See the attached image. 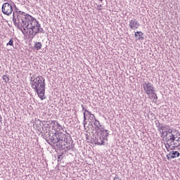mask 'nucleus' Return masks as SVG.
<instances>
[{
	"mask_svg": "<svg viewBox=\"0 0 180 180\" xmlns=\"http://www.w3.org/2000/svg\"><path fill=\"white\" fill-rule=\"evenodd\" d=\"M35 127L39 131H41V133H43V131H41V120H35Z\"/></svg>",
	"mask_w": 180,
	"mask_h": 180,
	"instance_id": "13",
	"label": "nucleus"
},
{
	"mask_svg": "<svg viewBox=\"0 0 180 180\" xmlns=\"http://www.w3.org/2000/svg\"><path fill=\"white\" fill-rule=\"evenodd\" d=\"M75 147V144L74 143H65L62 144V148H58L60 150H64L65 153H68V151H70V150H72Z\"/></svg>",
	"mask_w": 180,
	"mask_h": 180,
	"instance_id": "7",
	"label": "nucleus"
},
{
	"mask_svg": "<svg viewBox=\"0 0 180 180\" xmlns=\"http://www.w3.org/2000/svg\"><path fill=\"white\" fill-rule=\"evenodd\" d=\"M171 155H171V153H169L168 155H167V160H172L173 158H171Z\"/></svg>",
	"mask_w": 180,
	"mask_h": 180,
	"instance_id": "25",
	"label": "nucleus"
},
{
	"mask_svg": "<svg viewBox=\"0 0 180 180\" xmlns=\"http://www.w3.org/2000/svg\"><path fill=\"white\" fill-rule=\"evenodd\" d=\"M6 46H13V38L10 39L8 43L6 44Z\"/></svg>",
	"mask_w": 180,
	"mask_h": 180,
	"instance_id": "22",
	"label": "nucleus"
},
{
	"mask_svg": "<svg viewBox=\"0 0 180 180\" xmlns=\"http://www.w3.org/2000/svg\"><path fill=\"white\" fill-rule=\"evenodd\" d=\"M42 130H43V127H42Z\"/></svg>",
	"mask_w": 180,
	"mask_h": 180,
	"instance_id": "37",
	"label": "nucleus"
},
{
	"mask_svg": "<svg viewBox=\"0 0 180 180\" xmlns=\"http://www.w3.org/2000/svg\"><path fill=\"white\" fill-rule=\"evenodd\" d=\"M34 79H33V77H31V79H30V82H31V84H34Z\"/></svg>",
	"mask_w": 180,
	"mask_h": 180,
	"instance_id": "28",
	"label": "nucleus"
},
{
	"mask_svg": "<svg viewBox=\"0 0 180 180\" xmlns=\"http://www.w3.org/2000/svg\"><path fill=\"white\" fill-rule=\"evenodd\" d=\"M90 119H91V120H94V119L95 120V119H96V118H95V115H90Z\"/></svg>",
	"mask_w": 180,
	"mask_h": 180,
	"instance_id": "26",
	"label": "nucleus"
},
{
	"mask_svg": "<svg viewBox=\"0 0 180 180\" xmlns=\"http://www.w3.org/2000/svg\"><path fill=\"white\" fill-rule=\"evenodd\" d=\"M168 129H169V126L168 125H162L161 127H160V131H162V136H164V134H165V131H164V130H168Z\"/></svg>",
	"mask_w": 180,
	"mask_h": 180,
	"instance_id": "15",
	"label": "nucleus"
},
{
	"mask_svg": "<svg viewBox=\"0 0 180 180\" xmlns=\"http://www.w3.org/2000/svg\"><path fill=\"white\" fill-rule=\"evenodd\" d=\"M57 121H56V120H53V121H51V124H57Z\"/></svg>",
	"mask_w": 180,
	"mask_h": 180,
	"instance_id": "30",
	"label": "nucleus"
},
{
	"mask_svg": "<svg viewBox=\"0 0 180 180\" xmlns=\"http://www.w3.org/2000/svg\"><path fill=\"white\" fill-rule=\"evenodd\" d=\"M1 11L3 12L4 15H6V16H11L13 12L12 4L4 3L1 7Z\"/></svg>",
	"mask_w": 180,
	"mask_h": 180,
	"instance_id": "5",
	"label": "nucleus"
},
{
	"mask_svg": "<svg viewBox=\"0 0 180 180\" xmlns=\"http://www.w3.org/2000/svg\"><path fill=\"white\" fill-rule=\"evenodd\" d=\"M165 148L167 149V151H169V148H171V146H172V143H169L168 145V142H166V143H165Z\"/></svg>",
	"mask_w": 180,
	"mask_h": 180,
	"instance_id": "21",
	"label": "nucleus"
},
{
	"mask_svg": "<svg viewBox=\"0 0 180 180\" xmlns=\"http://www.w3.org/2000/svg\"><path fill=\"white\" fill-rule=\"evenodd\" d=\"M64 137V133L63 132H55L51 135H49V140L52 143L53 146L58 148H63L61 141Z\"/></svg>",
	"mask_w": 180,
	"mask_h": 180,
	"instance_id": "3",
	"label": "nucleus"
},
{
	"mask_svg": "<svg viewBox=\"0 0 180 180\" xmlns=\"http://www.w3.org/2000/svg\"><path fill=\"white\" fill-rule=\"evenodd\" d=\"M177 134H178V136H179V139H180V133H179V132H177Z\"/></svg>",
	"mask_w": 180,
	"mask_h": 180,
	"instance_id": "35",
	"label": "nucleus"
},
{
	"mask_svg": "<svg viewBox=\"0 0 180 180\" xmlns=\"http://www.w3.org/2000/svg\"><path fill=\"white\" fill-rule=\"evenodd\" d=\"M94 130L96 131V133L99 132V130L103 129V127H102V124H101V122H99V120L94 119Z\"/></svg>",
	"mask_w": 180,
	"mask_h": 180,
	"instance_id": "12",
	"label": "nucleus"
},
{
	"mask_svg": "<svg viewBox=\"0 0 180 180\" xmlns=\"http://www.w3.org/2000/svg\"><path fill=\"white\" fill-rule=\"evenodd\" d=\"M160 126H161V123H160V121H158L157 127H159L160 129V127H161Z\"/></svg>",
	"mask_w": 180,
	"mask_h": 180,
	"instance_id": "29",
	"label": "nucleus"
},
{
	"mask_svg": "<svg viewBox=\"0 0 180 180\" xmlns=\"http://www.w3.org/2000/svg\"><path fill=\"white\" fill-rule=\"evenodd\" d=\"M32 89L35 90L38 96L41 101L46 99L44 92H46V79L43 76H38L34 79V83H30Z\"/></svg>",
	"mask_w": 180,
	"mask_h": 180,
	"instance_id": "2",
	"label": "nucleus"
},
{
	"mask_svg": "<svg viewBox=\"0 0 180 180\" xmlns=\"http://www.w3.org/2000/svg\"><path fill=\"white\" fill-rule=\"evenodd\" d=\"M99 1H101L102 2V0H99Z\"/></svg>",
	"mask_w": 180,
	"mask_h": 180,
	"instance_id": "36",
	"label": "nucleus"
},
{
	"mask_svg": "<svg viewBox=\"0 0 180 180\" xmlns=\"http://www.w3.org/2000/svg\"><path fill=\"white\" fill-rule=\"evenodd\" d=\"M175 141H176V142L179 143L180 139H179V138H178V139H175Z\"/></svg>",
	"mask_w": 180,
	"mask_h": 180,
	"instance_id": "34",
	"label": "nucleus"
},
{
	"mask_svg": "<svg viewBox=\"0 0 180 180\" xmlns=\"http://www.w3.org/2000/svg\"><path fill=\"white\" fill-rule=\"evenodd\" d=\"M143 89L148 96H151V95L155 92V90L154 89V85L150 83V82H145L143 84Z\"/></svg>",
	"mask_w": 180,
	"mask_h": 180,
	"instance_id": "4",
	"label": "nucleus"
},
{
	"mask_svg": "<svg viewBox=\"0 0 180 180\" xmlns=\"http://www.w3.org/2000/svg\"><path fill=\"white\" fill-rule=\"evenodd\" d=\"M2 79H4L6 84H8V82H9V77H8V76L3 75Z\"/></svg>",
	"mask_w": 180,
	"mask_h": 180,
	"instance_id": "20",
	"label": "nucleus"
},
{
	"mask_svg": "<svg viewBox=\"0 0 180 180\" xmlns=\"http://www.w3.org/2000/svg\"><path fill=\"white\" fill-rule=\"evenodd\" d=\"M86 113H88V115H89L90 116H92V112H91L89 110H87Z\"/></svg>",
	"mask_w": 180,
	"mask_h": 180,
	"instance_id": "31",
	"label": "nucleus"
},
{
	"mask_svg": "<svg viewBox=\"0 0 180 180\" xmlns=\"http://www.w3.org/2000/svg\"><path fill=\"white\" fill-rule=\"evenodd\" d=\"M82 111L84 112V113H86V112H88V110H86V108H84V105H82Z\"/></svg>",
	"mask_w": 180,
	"mask_h": 180,
	"instance_id": "24",
	"label": "nucleus"
},
{
	"mask_svg": "<svg viewBox=\"0 0 180 180\" xmlns=\"http://www.w3.org/2000/svg\"><path fill=\"white\" fill-rule=\"evenodd\" d=\"M165 141L166 143H168V146H169V144H172V143H174V141H175V139H176V137H175V135L173 134H170V135H165Z\"/></svg>",
	"mask_w": 180,
	"mask_h": 180,
	"instance_id": "10",
	"label": "nucleus"
},
{
	"mask_svg": "<svg viewBox=\"0 0 180 180\" xmlns=\"http://www.w3.org/2000/svg\"><path fill=\"white\" fill-rule=\"evenodd\" d=\"M15 13L17 16L13 12V22L23 34H27L30 39H34L39 34H44V30L36 18L19 9L15 11Z\"/></svg>",
	"mask_w": 180,
	"mask_h": 180,
	"instance_id": "1",
	"label": "nucleus"
},
{
	"mask_svg": "<svg viewBox=\"0 0 180 180\" xmlns=\"http://www.w3.org/2000/svg\"><path fill=\"white\" fill-rule=\"evenodd\" d=\"M56 125H57L60 129H63V125L60 124L58 123V122H56Z\"/></svg>",
	"mask_w": 180,
	"mask_h": 180,
	"instance_id": "27",
	"label": "nucleus"
},
{
	"mask_svg": "<svg viewBox=\"0 0 180 180\" xmlns=\"http://www.w3.org/2000/svg\"><path fill=\"white\" fill-rule=\"evenodd\" d=\"M98 8H98L99 11H101V8H102V4H100V5H98Z\"/></svg>",
	"mask_w": 180,
	"mask_h": 180,
	"instance_id": "33",
	"label": "nucleus"
},
{
	"mask_svg": "<svg viewBox=\"0 0 180 180\" xmlns=\"http://www.w3.org/2000/svg\"><path fill=\"white\" fill-rule=\"evenodd\" d=\"M176 146H175V145H174L173 146H172V148H170V150H175V148H176Z\"/></svg>",
	"mask_w": 180,
	"mask_h": 180,
	"instance_id": "32",
	"label": "nucleus"
},
{
	"mask_svg": "<svg viewBox=\"0 0 180 180\" xmlns=\"http://www.w3.org/2000/svg\"><path fill=\"white\" fill-rule=\"evenodd\" d=\"M129 27L132 30L137 29L138 27H140V23L136 18H134L129 20Z\"/></svg>",
	"mask_w": 180,
	"mask_h": 180,
	"instance_id": "8",
	"label": "nucleus"
},
{
	"mask_svg": "<svg viewBox=\"0 0 180 180\" xmlns=\"http://www.w3.org/2000/svg\"><path fill=\"white\" fill-rule=\"evenodd\" d=\"M105 140L101 135L97 136L95 137L94 143L95 144H98V146H103L105 144Z\"/></svg>",
	"mask_w": 180,
	"mask_h": 180,
	"instance_id": "9",
	"label": "nucleus"
},
{
	"mask_svg": "<svg viewBox=\"0 0 180 180\" xmlns=\"http://www.w3.org/2000/svg\"><path fill=\"white\" fill-rule=\"evenodd\" d=\"M143 34H144L142 32L137 31L136 32H135V37L138 40H144V37H143Z\"/></svg>",
	"mask_w": 180,
	"mask_h": 180,
	"instance_id": "14",
	"label": "nucleus"
},
{
	"mask_svg": "<svg viewBox=\"0 0 180 180\" xmlns=\"http://www.w3.org/2000/svg\"><path fill=\"white\" fill-rule=\"evenodd\" d=\"M150 96L152 99H153V101H155V102H157V99H158V96H157V94H155V91H153V94H152Z\"/></svg>",
	"mask_w": 180,
	"mask_h": 180,
	"instance_id": "18",
	"label": "nucleus"
},
{
	"mask_svg": "<svg viewBox=\"0 0 180 180\" xmlns=\"http://www.w3.org/2000/svg\"><path fill=\"white\" fill-rule=\"evenodd\" d=\"M41 42H35L34 47L35 50H40L41 49Z\"/></svg>",
	"mask_w": 180,
	"mask_h": 180,
	"instance_id": "17",
	"label": "nucleus"
},
{
	"mask_svg": "<svg viewBox=\"0 0 180 180\" xmlns=\"http://www.w3.org/2000/svg\"><path fill=\"white\" fill-rule=\"evenodd\" d=\"M83 115H84V127H85V124H86V113H85V112H84L83 113Z\"/></svg>",
	"mask_w": 180,
	"mask_h": 180,
	"instance_id": "23",
	"label": "nucleus"
},
{
	"mask_svg": "<svg viewBox=\"0 0 180 180\" xmlns=\"http://www.w3.org/2000/svg\"><path fill=\"white\" fill-rule=\"evenodd\" d=\"M99 131L101 132V136L103 137L104 139H105L106 141H108V137L109 136V132L108 131V129H105V127H102Z\"/></svg>",
	"mask_w": 180,
	"mask_h": 180,
	"instance_id": "11",
	"label": "nucleus"
},
{
	"mask_svg": "<svg viewBox=\"0 0 180 180\" xmlns=\"http://www.w3.org/2000/svg\"><path fill=\"white\" fill-rule=\"evenodd\" d=\"M61 145H65V143H74V141L72 140V138L71 137V135L65 134H63V136H62V141H60Z\"/></svg>",
	"mask_w": 180,
	"mask_h": 180,
	"instance_id": "6",
	"label": "nucleus"
},
{
	"mask_svg": "<svg viewBox=\"0 0 180 180\" xmlns=\"http://www.w3.org/2000/svg\"><path fill=\"white\" fill-rule=\"evenodd\" d=\"M171 158H176L179 157L180 153L179 152L175 150V151H171L170 152Z\"/></svg>",
	"mask_w": 180,
	"mask_h": 180,
	"instance_id": "16",
	"label": "nucleus"
},
{
	"mask_svg": "<svg viewBox=\"0 0 180 180\" xmlns=\"http://www.w3.org/2000/svg\"><path fill=\"white\" fill-rule=\"evenodd\" d=\"M172 131H173L172 129L168 128V129H166V131H165V133H166L165 135H171V134H172Z\"/></svg>",
	"mask_w": 180,
	"mask_h": 180,
	"instance_id": "19",
	"label": "nucleus"
}]
</instances>
